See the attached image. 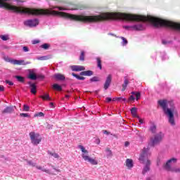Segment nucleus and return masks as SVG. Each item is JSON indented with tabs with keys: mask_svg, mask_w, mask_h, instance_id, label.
Listing matches in <instances>:
<instances>
[{
	"mask_svg": "<svg viewBox=\"0 0 180 180\" xmlns=\"http://www.w3.org/2000/svg\"><path fill=\"white\" fill-rule=\"evenodd\" d=\"M107 153L110 154V155H112V150H110L109 149H106Z\"/></svg>",
	"mask_w": 180,
	"mask_h": 180,
	"instance_id": "nucleus-44",
	"label": "nucleus"
},
{
	"mask_svg": "<svg viewBox=\"0 0 180 180\" xmlns=\"http://www.w3.org/2000/svg\"><path fill=\"white\" fill-rule=\"evenodd\" d=\"M5 60L7 63L13 64V65H27V64H30V62H25L23 60L11 59L9 58H5Z\"/></svg>",
	"mask_w": 180,
	"mask_h": 180,
	"instance_id": "nucleus-6",
	"label": "nucleus"
},
{
	"mask_svg": "<svg viewBox=\"0 0 180 180\" xmlns=\"http://www.w3.org/2000/svg\"><path fill=\"white\" fill-rule=\"evenodd\" d=\"M136 99V97H134V95L130 96L129 100V101H134Z\"/></svg>",
	"mask_w": 180,
	"mask_h": 180,
	"instance_id": "nucleus-40",
	"label": "nucleus"
},
{
	"mask_svg": "<svg viewBox=\"0 0 180 180\" xmlns=\"http://www.w3.org/2000/svg\"><path fill=\"white\" fill-rule=\"evenodd\" d=\"M139 122H140L141 123H143V120H139Z\"/></svg>",
	"mask_w": 180,
	"mask_h": 180,
	"instance_id": "nucleus-50",
	"label": "nucleus"
},
{
	"mask_svg": "<svg viewBox=\"0 0 180 180\" xmlns=\"http://www.w3.org/2000/svg\"><path fill=\"white\" fill-rule=\"evenodd\" d=\"M48 154L51 155V157H53V158H56V160H61L60 155H58L56 152L48 151Z\"/></svg>",
	"mask_w": 180,
	"mask_h": 180,
	"instance_id": "nucleus-17",
	"label": "nucleus"
},
{
	"mask_svg": "<svg viewBox=\"0 0 180 180\" xmlns=\"http://www.w3.org/2000/svg\"><path fill=\"white\" fill-rule=\"evenodd\" d=\"M121 39L122 40L123 46H126V44H127V43H128L127 39H126V38H124L123 37H122Z\"/></svg>",
	"mask_w": 180,
	"mask_h": 180,
	"instance_id": "nucleus-36",
	"label": "nucleus"
},
{
	"mask_svg": "<svg viewBox=\"0 0 180 180\" xmlns=\"http://www.w3.org/2000/svg\"><path fill=\"white\" fill-rule=\"evenodd\" d=\"M160 106H161L167 116L169 117V122L172 125L175 124L174 120V112H175V108L174 107V103L172 101H168L167 100H160L158 101Z\"/></svg>",
	"mask_w": 180,
	"mask_h": 180,
	"instance_id": "nucleus-2",
	"label": "nucleus"
},
{
	"mask_svg": "<svg viewBox=\"0 0 180 180\" xmlns=\"http://www.w3.org/2000/svg\"><path fill=\"white\" fill-rule=\"evenodd\" d=\"M28 78H30V79H32L33 81H34L37 79V78H44V77H43L42 75H36L33 72H30Z\"/></svg>",
	"mask_w": 180,
	"mask_h": 180,
	"instance_id": "nucleus-14",
	"label": "nucleus"
},
{
	"mask_svg": "<svg viewBox=\"0 0 180 180\" xmlns=\"http://www.w3.org/2000/svg\"><path fill=\"white\" fill-rule=\"evenodd\" d=\"M4 91H5V88L4 87V86L0 85V92H4Z\"/></svg>",
	"mask_w": 180,
	"mask_h": 180,
	"instance_id": "nucleus-41",
	"label": "nucleus"
},
{
	"mask_svg": "<svg viewBox=\"0 0 180 180\" xmlns=\"http://www.w3.org/2000/svg\"><path fill=\"white\" fill-rule=\"evenodd\" d=\"M147 151H148V149L144 148L143 149V153L142 154H141V156L139 158V161L141 162V164H144V162H146V166L143 168V170L142 172V174H146V172H147L148 171H150V165L151 164L150 162V160H148V158H147Z\"/></svg>",
	"mask_w": 180,
	"mask_h": 180,
	"instance_id": "nucleus-3",
	"label": "nucleus"
},
{
	"mask_svg": "<svg viewBox=\"0 0 180 180\" xmlns=\"http://www.w3.org/2000/svg\"><path fill=\"white\" fill-rule=\"evenodd\" d=\"M27 164L28 165H30V167H36L37 169H39L40 171H42V172H46V174H49L50 172V170L44 169L41 166L37 165L36 162L32 160H28Z\"/></svg>",
	"mask_w": 180,
	"mask_h": 180,
	"instance_id": "nucleus-8",
	"label": "nucleus"
},
{
	"mask_svg": "<svg viewBox=\"0 0 180 180\" xmlns=\"http://www.w3.org/2000/svg\"><path fill=\"white\" fill-rule=\"evenodd\" d=\"M6 83L8 84V85H10V86H12V85H13V82H10V81H6Z\"/></svg>",
	"mask_w": 180,
	"mask_h": 180,
	"instance_id": "nucleus-43",
	"label": "nucleus"
},
{
	"mask_svg": "<svg viewBox=\"0 0 180 180\" xmlns=\"http://www.w3.org/2000/svg\"><path fill=\"white\" fill-rule=\"evenodd\" d=\"M131 113L133 117H137V108H132L131 110Z\"/></svg>",
	"mask_w": 180,
	"mask_h": 180,
	"instance_id": "nucleus-22",
	"label": "nucleus"
},
{
	"mask_svg": "<svg viewBox=\"0 0 180 180\" xmlns=\"http://www.w3.org/2000/svg\"><path fill=\"white\" fill-rule=\"evenodd\" d=\"M90 81L91 82H96L99 81V78L98 77H94L93 78H91L90 79Z\"/></svg>",
	"mask_w": 180,
	"mask_h": 180,
	"instance_id": "nucleus-37",
	"label": "nucleus"
},
{
	"mask_svg": "<svg viewBox=\"0 0 180 180\" xmlns=\"http://www.w3.org/2000/svg\"><path fill=\"white\" fill-rule=\"evenodd\" d=\"M70 68L72 71H76V72L85 71V67L81 66V65H72L70 66Z\"/></svg>",
	"mask_w": 180,
	"mask_h": 180,
	"instance_id": "nucleus-12",
	"label": "nucleus"
},
{
	"mask_svg": "<svg viewBox=\"0 0 180 180\" xmlns=\"http://www.w3.org/2000/svg\"><path fill=\"white\" fill-rule=\"evenodd\" d=\"M15 78L19 82H25V78L23 77L15 76Z\"/></svg>",
	"mask_w": 180,
	"mask_h": 180,
	"instance_id": "nucleus-30",
	"label": "nucleus"
},
{
	"mask_svg": "<svg viewBox=\"0 0 180 180\" xmlns=\"http://www.w3.org/2000/svg\"><path fill=\"white\" fill-rule=\"evenodd\" d=\"M103 133H104V134H109V133H108V131H106V130H104Z\"/></svg>",
	"mask_w": 180,
	"mask_h": 180,
	"instance_id": "nucleus-48",
	"label": "nucleus"
},
{
	"mask_svg": "<svg viewBox=\"0 0 180 180\" xmlns=\"http://www.w3.org/2000/svg\"><path fill=\"white\" fill-rule=\"evenodd\" d=\"M12 112H13V107H6L2 111V113H12Z\"/></svg>",
	"mask_w": 180,
	"mask_h": 180,
	"instance_id": "nucleus-21",
	"label": "nucleus"
},
{
	"mask_svg": "<svg viewBox=\"0 0 180 180\" xmlns=\"http://www.w3.org/2000/svg\"><path fill=\"white\" fill-rule=\"evenodd\" d=\"M54 78L56 81H64V79H65V76L62 74L57 73L54 75Z\"/></svg>",
	"mask_w": 180,
	"mask_h": 180,
	"instance_id": "nucleus-15",
	"label": "nucleus"
},
{
	"mask_svg": "<svg viewBox=\"0 0 180 180\" xmlns=\"http://www.w3.org/2000/svg\"><path fill=\"white\" fill-rule=\"evenodd\" d=\"M129 144H130L128 141L125 142V147H127L129 146Z\"/></svg>",
	"mask_w": 180,
	"mask_h": 180,
	"instance_id": "nucleus-46",
	"label": "nucleus"
},
{
	"mask_svg": "<svg viewBox=\"0 0 180 180\" xmlns=\"http://www.w3.org/2000/svg\"><path fill=\"white\" fill-rule=\"evenodd\" d=\"M126 166L129 169L133 168V160L131 159H127Z\"/></svg>",
	"mask_w": 180,
	"mask_h": 180,
	"instance_id": "nucleus-19",
	"label": "nucleus"
},
{
	"mask_svg": "<svg viewBox=\"0 0 180 180\" xmlns=\"http://www.w3.org/2000/svg\"><path fill=\"white\" fill-rule=\"evenodd\" d=\"M72 75H73V77H75V78H77V79H79L80 81H84V79H85V77H84L82 76H79L75 73H72Z\"/></svg>",
	"mask_w": 180,
	"mask_h": 180,
	"instance_id": "nucleus-27",
	"label": "nucleus"
},
{
	"mask_svg": "<svg viewBox=\"0 0 180 180\" xmlns=\"http://www.w3.org/2000/svg\"><path fill=\"white\" fill-rule=\"evenodd\" d=\"M79 60L80 61H84V60H85V52L84 51L81 52Z\"/></svg>",
	"mask_w": 180,
	"mask_h": 180,
	"instance_id": "nucleus-29",
	"label": "nucleus"
},
{
	"mask_svg": "<svg viewBox=\"0 0 180 180\" xmlns=\"http://www.w3.org/2000/svg\"><path fill=\"white\" fill-rule=\"evenodd\" d=\"M0 8H6L12 12L15 13H27V15H53V16H61L65 19L68 18V14L64 11H67V8L64 7L53 6L50 10L37 9V8H29L25 7H18L11 4L9 0H0Z\"/></svg>",
	"mask_w": 180,
	"mask_h": 180,
	"instance_id": "nucleus-1",
	"label": "nucleus"
},
{
	"mask_svg": "<svg viewBox=\"0 0 180 180\" xmlns=\"http://www.w3.org/2000/svg\"><path fill=\"white\" fill-rule=\"evenodd\" d=\"M49 56H41L39 58H37V60H49Z\"/></svg>",
	"mask_w": 180,
	"mask_h": 180,
	"instance_id": "nucleus-34",
	"label": "nucleus"
},
{
	"mask_svg": "<svg viewBox=\"0 0 180 180\" xmlns=\"http://www.w3.org/2000/svg\"><path fill=\"white\" fill-rule=\"evenodd\" d=\"M78 148H80V150L83 153L82 154V157L84 160V161H88V162H90V164H91L92 165H98V160L89 157V155H88V150H86V149H85L83 146L79 145Z\"/></svg>",
	"mask_w": 180,
	"mask_h": 180,
	"instance_id": "nucleus-4",
	"label": "nucleus"
},
{
	"mask_svg": "<svg viewBox=\"0 0 180 180\" xmlns=\"http://www.w3.org/2000/svg\"><path fill=\"white\" fill-rule=\"evenodd\" d=\"M97 67L100 68V70H102V60H101V58H97Z\"/></svg>",
	"mask_w": 180,
	"mask_h": 180,
	"instance_id": "nucleus-26",
	"label": "nucleus"
},
{
	"mask_svg": "<svg viewBox=\"0 0 180 180\" xmlns=\"http://www.w3.org/2000/svg\"><path fill=\"white\" fill-rule=\"evenodd\" d=\"M22 50L25 53H27V51H29V48H27V46H23Z\"/></svg>",
	"mask_w": 180,
	"mask_h": 180,
	"instance_id": "nucleus-39",
	"label": "nucleus"
},
{
	"mask_svg": "<svg viewBox=\"0 0 180 180\" xmlns=\"http://www.w3.org/2000/svg\"><path fill=\"white\" fill-rule=\"evenodd\" d=\"M174 171H175V172H180V169H176Z\"/></svg>",
	"mask_w": 180,
	"mask_h": 180,
	"instance_id": "nucleus-49",
	"label": "nucleus"
},
{
	"mask_svg": "<svg viewBox=\"0 0 180 180\" xmlns=\"http://www.w3.org/2000/svg\"><path fill=\"white\" fill-rule=\"evenodd\" d=\"M127 85H129V79H125L124 81V84H122V91L126 90V88H127Z\"/></svg>",
	"mask_w": 180,
	"mask_h": 180,
	"instance_id": "nucleus-23",
	"label": "nucleus"
},
{
	"mask_svg": "<svg viewBox=\"0 0 180 180\" xmlns=\"http://www.w3.org/2000/svg\"><path fill=\"white\" fill-rule=\"evenodd\" d=\"M31 143L33 146H39L41 143V135L37 132L31 131L29 134Z\"/></svg>",
	"mask_w": 180,
	"mask_h": 180,
	"instance_id": "nucleus-5",
	"label": "nucleus"
},
{
	"mask_svg": "<svg viewBox=\"0 0 180 180\" xmlns=\"http://www.w3.org/2000/svg\"><path fill=\"white\" fill-rule=\"evenodd\" d=\"M105 101H106V102H111L112 101V98L110 97H107L105 98Z\"/></svg>",
	"mask_w": 180,
	"mask_h": 180,
	"instance_id": "nucleus-42",
	"label": "nucleus"
},
{
	"mask_svg": "<svg viewBox=\"0 0 180 180\" xmlns=\"http://www.w3.org/2000/svg\"><path fill=\"white\" fill-rule=\"evenodd\" d=\"M52 88L55 91H63V87H61V86L58 84H53Z\"/></svg>",
	"mask_w": 180,
	"mask_h": 180,
	"instance_id": "nucleus-20",
	"label": "nucleus"
},
{
	"mask_svg": "<svg viewBox=\"0 0 180 180\" xmlns=\"http://www.w3.org/2000/svg\"><path fill=\"white\" fill-rule=\"evenodd\" d=\"M24 112H29V110H30V107H29V105H23V110Z\"/></svg>",
	"mask_w": 180,
	"mask_h": 180,
	"instance_id": "nucleus-33",
	"label": "nucleus"
},
{
	"mask_svg": "<svg viewBox=\"0 0 180 180\" xmlns=\"http://www.w3.org/2000/svg\"><path fill=\"white\" fill-rule=\"evenodd\" d=\"M32 43H33V44H37V43H39V41L34 40Z\"/></svg>",
	"mask_w": 180,
	"mask_h": 180,
	"instance_id": "nucleus-45",
	"label": "nucleus"
},
{
	"mask_svg": "<svg viewBox=\"0 0 180 180\" xmlns=\"http://www.w3.org/2000/svg\"><path fill=\"white\" fill-rule=\"evenodd\" d=\"M131 94H132V95H134V96H136V101H139V99H140V98H141V94H140V92H134V91H132V92H131Z\"/></svg>",
	"mask_w": 180,
	"mask_h": 180,
	"instance_id": "nucleus-25",
	"label": "nucleus"
},
{
	"mask_svg": "<svg viewBox=\"0 0 180 180\" xmlns=\"http://www.w3.org/2000/svg\"><path fill=\"white\" fill-rule=\"evenodd\" d=\"M110 82H112V75H109L105 80V83L104 84L105 89H108V88H109Z\"/></svg>",
	"mask_w": 180,
	"mask_h": 180,
	"instance_id": "nucleus-13",
	"label": "nucleus"
},
{
	"mask_svg": "<svg viewBox=\"0 0 180 180\" xmlns=\"http://www.w3.org/2000/svg\"><path fill=\"white\" fill-rule=\"evenodd\" d=\"M21 117H30V115L27 113H20Z\"/></svg>",
	"mask_w": 180,
	"mask_h": 180,
	"instance_id": "nucleus-35",
	"label": "nucleus"
},
{
	"mask_svg": "<svg viewBox=\"0 0 180 180\" xmlns=\"http://www.w3.org/2000/svg\"><path fill=\"white\" fill-rule=\"evenodd\" d=\"M80 75L91 77V75H94V72H92V70L83 71L80 72Z\"/></svg>",
	"mask_w": 180,
	"mask_h": 180,
	"instance_id": "nucleus-16",
	"label": "nucleus"
},
{
	"mask_svg": "<svg viewBox=\"0 0 180 180\" xmlns=\"http://www.w3.org/2000/svg\"><path fill=\"white\" fill-rule=\"evenodd\" d=\"M155 130H157V127H155V125H153L150 127V131H152V133H154L155 131Z\"/></svg>",
	"mask_w": 180,
	"mask_h": 180,
	"instance_id": "nucleus-38",
	"label": "nucleus"
},
{
	"mask_svg": "<svg viewBox=\"0 0 180 180\" xmlns=\"http://www.w3.org/2000/svg\"><path fill=\"white\" fill-rule=\"evenodd\" d=\"M162 139V137L161 136V135L155 136L154 139H150V143H149V145L155 146V144H158V143H160V141H161Z\"/></svg>",
	"mask_w": 180,
	"mask_h": 180,
	"instance_id": "nucleus-10",
	"label": "nucleus"
},
{
	"mask_svg": "<svg viewBox=\"0 0 180 180\" xmlns=\"http://www.w3.org/2000/svg\"><path fill=\"white\" fill-rule=\"evenodd\" d=\"M123 29H125V30H144L146 27L143 24H138L132 26L124 25Z\"/></svg>",
	"mask_w": 180,
	"mask_h": 180,
	"instance_id": "nucleus-7",
	"label": "nucleus"
},
{
	"mask_svg": "<svg viewBox=\"0 0 180 180\" xmlns=\"http://www.w3.org/2000/svg\"><path fill=\"white\" fill-rule=\"evenodd\" d=\"M50 47V45L49 44H44L41 45V48L44 49V50H47Z\"/></svg>",
	"mask_w": 180,
	"mask_h": 180,
	"instance_id": "nucleus-32",
	"label": "nucleus"
},
{
	"mask_svg": "<svg viewBox=\"0 0 180 180\" xmlns=\"http://www.w3.org/2000/svg\"><path fill=\"white\" fill-rule=\"evenodd\" d=\"M172 162H176V159L172 158L167 161L166 165L165 166V169L167 171H171V167L172 166Z\"/></svg>",
	"mask_w": 180,
	"mask_h": 180,
	"instance_id": "nucleus-11",
	"label": "nucleus"
},
{
	"mask_svg": "<svg viewBox=\"0 0 180 180\" xmlns=\"http://www.w3.org/2000/svg\"><path fill=\"white\" fill-rule=\"evenodd\" d=\"M0 38L1 40H4V41H6V40H9V35H1Z\"/></svg>",
	"mask_w": 180,
	"mask_h": 180,
	"instance_id": "nucleus-31",
	"label": "nucleus"
},
{
	"mask_svg": "<svg viewBox=\"0 0 180 180\" xmlns=\"http://www.w3.org/2000/svg\"><path fill=\"white\" fill-rule=\"evenodd\" d=\"M34 117H44V113L42 112L34 114Z\"/></svg>",
	"mask_w": 180,
	"mask_h": 180,
	"instance_id": "nucleus-28",
	"label": "nucleus"
},
{
	"mask_svg": "<svg viewBox=\"0 0 180 180\" xmlns=\"http://www.w3.org/2000/svg\"><path fill=\"white\" fill-rule=\"evenodd\" d=\"M24 25L25 26H29V27H35L39 25V20L38 19H33V20H27L24 22Z\"/></svg>",
	"mask_w": 180,
	"mask_h": 180,
	"instance_id": "nucleus-9",
	"label": "nucleus"
},
{
	"mask_svg": "<svg viewBox=\"0 0 180 180\" xmlns=\"http://www.w3.org/2000/svg\"><path fill=\"white\" fill-rule=\"evenodd\" d=\"M50 106L51 107V108H54V104L53 103H50Z\"/></svg>",
	"mask_w": 180,
	"mask_h": 180,
	"instance_id": "nucleus-47",
	"label": "nucleus"
},
{
	"mask_svg": "<svg viewBox=\"0 0 180 180\" xmlns=\"http://www.w3.org/2000/svg\"><path fill=\"white\" fill-rule=\"evenodd\" d=\"M30 86L31 88V94H34V95H36V93L37 92L36 91V84L34 83H30L29 82Z\"/></svg>",
	"mask_w": 180,
	"mask_h": 180,
	"instance_id": "nucleus-18",
	"label": "nucleus"
},
{
	"mask_svg": "<svg viewBox=\"0 0 180 180\" xmlns=\"http://www.w3.org/2000/svg\"><path fill=\"white\" fill-rule=\"evenodd\" d=\"M40 98H41V99H43L44 101H51V98H50V96L49 94L41 96Z\"/></svg>",
	"mask_w": 180,
	"mask_h": 180,
	"instance_id": "nucleus-24",
	"label": "nucleus"
}]
</instances>
